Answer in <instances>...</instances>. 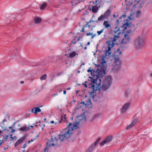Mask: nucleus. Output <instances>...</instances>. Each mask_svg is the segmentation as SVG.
Instances as JSON below:
<instances>
[{"label":"nucleus","mask_w":152,"mask_h":152,"mask_svg":"<svg viewBox=\"0 0 152 152\" xmlns=\"http://www.w3.org/2000/svg\"><path fill=\"white\" fill-rule=\"evenodd\" d=\"M76 121L74 124L69 123L68 125L69 127L66 128L63 131V134L59 135L58 138L61 141H63L65 138L70 137L72 134V131L78 128V126L80 124H82L86 121V118L85 116H80L78 117L75 120Z\"/></svg>","instance_id":"nucleus-1"},{"label":"nucleus","mask_w":152,"mask_h":152,"mask_svg":"<svg viewBox=\"0 0 152 152\" xmlns=\"http://www.w3.org/2000/svg\"><path fill=\"white\" fill-rule=\"evenodd\" d=\"M121 33V31L120 28L116 27L111 32L110 35L112 37L110 38L106 42V44L107 45V46L105 48V51H104L107 56L111 55V48L114 47V45L117 43L116 41L119 37V35Z\"/></svg>","instance_id":"nucleus-2"},{"label":"nucleus","mask_w":152,"mask_h":152,"mask_svg":"<svg viewBox=\"0 0 152 152\" xmlns=\"http://www.w3.org/2000/svg\"><path fill=\"white\" fill-rule=\"evenodd\" d=\"M97 70H99L98 69L95 72L94 70L91 69V67H90L87 71L88 72H90L91 75L93 76L92 78V82L91 83V86L90 87L89 89V92L91 94L90 95V97L92 98L94 97V95H92V94H93L97 90L98 88V87H95V86L97 85L96 81L98 78L99 80L100 81L101 80L99 78L102 77V75L100 73V72L99 73L97 72Z\"/></svg>","instance_id":"nucleus-3"},{"label":"nucleus","mask_w":152,"mask_h":152,"mask_svg":"<svg viewBox=\"0 0 152 152\" xmlns=\"http://www.w3.org/2000/svg\"><path fill=\"white\" fill-rule=\"evenodd\" d=\"M112 77L110 76H108L106 77L103 80L102 86H101L99 88V86L100 83L97 84L95 87H98V89L95 92H98L99 94L98 96L99 98H101L103 96V94L107 91L111 87L112 84Z\"/></svg>","instance_id":"nucleus-4"},{"label":"nucleus","mask_w":152,"mask_h":152,"mask_svg":"<svg viewBox=\"0 0 152 152\" xmlns=\"http://www.w3.org/2000/svg\"><path fill=\"white\" fill-rule=\"evenodd\" d=\"M122 51L120 50V48L117 49L115 51L114 53V60L113 63V68H112L111 72L114 73H117L118 72L120 68L121 62L119 60V56L121 54Z\"/></svg>","instance_id":"nucleus-5"},{"label":"nucleus","mask_w":152,"mask_h":152,"mask_svg":"<svg viewBox=\"0 0 152 152\" xmlns=\"http://www.w3.org/2000/svg\"><path fill=\"white\" fill-rule=\"evenodd\" d=\"M145 43L144 38L140 36L135 38L133 42V45L137 50H140L143 47Z\"/></svg>","instance_id":"nucleus-6"},{"label":"nucleus","mask_w":152,"mask_h":152,"mask_svg":"<svg viewBox=\"0 0 152 152\" xmlns=\"http://www.w3.org/2000/svg\"><path fill=\"white\" fill-rule=\"evenodd\" d=\"M131 40V38L130 36L126 34L124 35V38L121 41V47L123 48H126L127 47L128 43Z\"/></svg>","instance_id":"nucleus-7"},{"label":"nucleus","mask_w":152,"mask_h":152,"mask_svg":"<svg viewBox=\"0 0 152 152\" xmlns=\"http://www.w3.org/2000/svg\"><path fill=\"white\" fill-rule=\"evenodd\" d=\"M97 2V1H95V3L93 1L90 2L88 7L90 10H91L93 12L96 13L98 10V6L96 4Z\"/></svg>","instance_id":"nucleus-8"},{"label":"nucleus","mask_w":152,"mask_h":152,"mask_svg":"<svg viewBox=\"0 0 152 152\" xmlns=\"http://www.w3.org/2000/svg\"><path fill=\"white\" fill-rule=\"evenodd\" d=\"M9 137V133H6L3 129L2 133L0 136V146L3 143L4 141H7Z\"/></svg>","instance_id":"nucleus-9"},{"label":"nucleus","mask_w":152,"mask_h":152,"mask_svg":"<svg viewBox=\"0 0 152 152\" xmlns=\"http://www.w3.org/2000/svg\"><path fill=\"white\" fill-rule=\"evenodd\" d=\"M53 136H51V137L50 138V140L48 142H47L46 144L47 146L50 147L51 146H56V145L58 143V140L56 139V137H52Z\"/></svg>","instance_id":"nucleus-10"},{"label":"nucleus","mask_w":152,"mask_h":152,"mask_svg":"<svg viewBox=\"0 0 152 152\" xmlns=\"http://www.w3.org/2000/svg\"><path fill=\"white\" fill-rule=\"evenodd\" d=\"M100 138H99L96 139V141L91 144L87 150L86 152H92L94 147L98 144L100 140Z\"/></svg>","instance_id":"nucleus-11"},{"label":"nucleus","mask_w":152,"mask_h":152,"mask_svg":"<svg viewBox=\"0 0 152 152\" xmlns=\"http://www.w3.org/2000/svg\"><path fill=\"white\" fill-rule=\"evenodd\" d=\"M111 10H107L104 15H102L99 17L98 19H108L110 18L111 16Z\"/></svg>","instance_id":"nucleus-12"},{"label":"nucleus","mask_w":152,"mask_h":152,"mask_svg":"<svg viewBox=\"0 0 152 152\" xmlns=\"http://www.w3.org/2000/svg\"><path fill=\"white\" fill-rule=\"evenodd\" d=\"M96 92H94L93 94H92V95H94V97L93 98L90 97V93H89V91H88V94H89V99H88V100L87 101V102L86 103H85L84 102H80V104H83V105H85V106L86 107H88V106H90L91 105V99H93L94 98V97L95 96H96L95 94V93Z\"/></svg>","instance_id":"nucleus-13"},{"label":"nucleus","mask_w":152,"mask_h":152,"mask_svg":"<svg viewBox=\"0 0 152 152\" xmlns=\"http://www.w3.org/2000/svg\"><path fill=\"white\" fill-rule=\"evenodd\" d=\"M15 123H14V124L12 125V126H9L8 128L9 129H6V127L4 128V127H2V129H3L6 133H9V135H10V134L13 133V132H15V129H14Z\"/></svg>","instance_id":"nucleus-14"},{"label":"nucleus","mask_w":152,"mask_h":152,"mask_svg":"<svg viewBox=\"0 0 152 152\" xmlns=\"http://www.w3.org/2000/svg\"><path fill=\"white\" fill-rule=\"evenodd\" d=\"M130 104V103L128 102L125 103L122 106L121 109V112L122 113H124L126 112L129 107Z\"/></svg>","instance_id":"nucleus-15"},{"label":"nucleus","mask_w":152,"mask_h":152,"mask_svg":"<svg viewBox=\"0 0 152 152\" xmlns=\"http://www.w3.org/2000/svg\"><path fill=\"white\" fill-rule=\"evenodd\" d=\"M98 20L96 21H93V20H90V21L89 22V25H88V23L86 24V27H87L88 26L89 28H90V26H92V27H94L96 26V23H98V21L99 20Z\"/></svg>","instance_id":"nucleus-16"},{"label":"nucleus","mask_w":152,"mask_h":152,"mask_svg":"<svg viewBox=\"0 0 152 152\" xmlns=\"http://www.w3.org/2000/svg\"><path fill=\"white\" fill-rule=\"evenodd\" d=\"M78 54L76 53L75 51H71V52L69 54V57L72 58L75 57L76 55L78 56Z\"/></svg>","instance_id":"nucleus-17"},{"label":"nucleus","mask_w":152,"mask_h":152,"mask_svg":"<svg viewBox=\"0 0 152 152\" xmlns=\"http://www.w3.org/2000/svg\"><path fill=\"white\" fill-rule=\"evenodd\" d=\"M81 1H82V0H72L71 1V3L72 6H75L77 4L79 3Z\"/></svg>","instance_id":"nucleus-18"},{"label":"nucleus","mask_w":152,"mask_h":152,"mask_svg":"<svg viewBox=\"0 0 152 152\" xmlns=\"http://www.w3.org/2000/svg\"><path fill=\"white\" fill-rule=\"evenodd\" d=\"M103 25L104 26L105 28H108L111 27L110 24L107 21H105L103 23Z\"/></svg>","instance_id":"nucleus-19"},{"label":"nucleus","mask_w":152,"mask_h":152,"mask_svg":"<svg viewBox=\"0 0 152 152\" xmlns=\"http://www.w3.org/2000/svg\"><path fill=\"white\" fill-rule=\"evenodd\" d=\"M126 20L127 21V22H126L123 25L124 28L123 30L124 31H125V30L127 29V27H128L129 25V24L128 22V20Z\"/></svg>","instance_id":"nucleus-20"},{"label":"nucleus","mask_w":152,"mask_h":152,"mask_svg":"<svg viewBox=\"0 0 152 152\" xmlns=\"http://www.w3.org/2000/svg\"><path fill=\"white\" fill-rule=\"evenodd\" d=\"M80 38L79 37H77V36L75 37V39H73L72 42V44H75L76 43L77 41H80Z\"/></svg>","instance_id":"nucleus-21"},{"label":"nucleus","mask_w":152,"mask_h":152,"mask_svg":"<svg viewBox=\"0 0 152 152\" xmlns=\"http://www.w3.org/2000/svg\"><path fill=\"white\" fill-rule=\"evenodd\" d=\"M34 109H35V111L34 113L36 114L38 113L39 112H41V109L38 107H34Z\"/></svg>","instance_id":"nucleus-22"},{"label":"nucleus","mask_w":152,"mask_h":152,"mask_svg":"<svg viewBox=\"0 0 152 152\" xmlns=\"http://www.w3.org/2000/svg\"><path fill=\"white\" fill-rule=\"evenodd\" d=\"M112 137L111 136H109L107 137L104 140L106 143L109 142L111 140Z\"/></svg>","instance_id":"nucleus-23"},{"label":"nucleus","mask_w":152,"mask_h":152,"mask_svg":"<svg viewBox=\"0 0 152 152\" xmlns=\"http://www.w3.org/2000/svg\"><path fill=\"white\" fill-rule=\"evenodd\" d=\"M47 5V3H44L43 4H41L40 9V10H42L46 7Z\"/></svg>","instance_id":"nucleus-24"},{"label":"nucleus","mask_w":152,"mask_h":152,"mask_svg":"<svg viewBox=\"0 0 152 152\" xmlns=\"http://www.w3.org/2000/svg\"><path fill=\"white\" fill-rule=\"evenodd\" d=\"M134 124L132 123L130 125L127 126L126 128V129L128 130L131 129L132 127L134 126Z\"/></svg>","instance_id":"nucleus-25"},{"label":"nucleus","mask_w":152,"mask_h":152,"mask_svg":"<svg viewBox=\"0 0 152 152\" xmlns=\"http://www.w3.org/2000/svg\"><path fill=\"white\" fill-rule=\"evenodd\" d=\"M47 77V75L46 74H45L42 75L41 77L40 78V79L41 80H45Z\"/></svg>","instance_id":"nucleus-26"},{"label":"nucleus","mask_w":152,"mask_h":152,"mask_svg":"<svg viewBox=\"0 0 152 152\" xmlns=\"http://www.w3.org/2000/svg\"><path fill=\"white\" fill-rule=\"evenodd\" d=\"M24 140V137H21L18 140L17 142H18L19 144L22 142Z\"/></svg>","instance_id":"nucleus-27"},{"label":"nucleus","mask_w":152,"mask_h":152,"mask_svg":"<svg viewBox=\"0 0 152 152\" xmlns=\"http://www.w3.org/2000/svg\"><path fill=\"white\" fill-rule=\"evenodd\" d=\"M147 6L149 7H152V0L149 1L147 4Z\"/></svg>","instance_id":"nucleus-28"},{"label":"nucleus","mask_w":152,"mask_h":152,"mask_svg":"<svg viewBox=\"0 0 152 152\" xmlns=\"http://www.w3.org/2000/svg\"><path fill=\"white\" fill-rule=\"evenodd\" d=\"M101 65H103L104 64L106 63V62L105 61L104 58H102L101 61Z\"/></svg>","instance_id":"nucleus-29"},{"label":"nucleus","mask_w":152,"mask_h":152,"mask_svg":"<svg viewBox=\"0 0 152 152\" xmlns=\"http://www.w3.org/2000/svg\"><path fill=\"white\" fill-rule=\"evenodd\" d=\"M137 2L136 0H129V4L130 5L132 4V3Z\"/></svg>","instance_id":"nucleus-30"},{"label":"nucleus","mask_w":152,"mask_h":152,"mask_svg":"<svg viewBox=\"0 0 152 152\" xmlns=\"http://www.w3.org/2000/svg\"><path fill=\"white\" fill-rule=\"evenodd\" d=\"M41 21V20H34V22L35 24H37L39 23Z\"/></svg>","instance_id":"nucleus-31"},{"label":"nucleus","mask_w":152,"mask_h":152,"mask_svg":"<svg viewBox=\"0 0 152 152\" xmlns=\"http://www.w3.org/2000/svg\"><path fill=\"white\" fill-rule=\"evenodd\" d=\"M104 31V29H102L101 31H97V32L98 34V35H100Z\"/></svg>","instance_id":"nucleus-32"},{"label":"nucleus","mask_w":152,"mask_h":152,"mask_svg":"<svg viewBox=\"0 0 152 152\" xmlns=\"http://www.w3.org/2000/svg\"><path fill=\"white\" fill-rule=\"evenodd\" d=\"M126 16L125 14H123L120 17L119 19H121L122 18H126Z\"/></svg>","instance_id":"nucleus-33"},{"label":"nucleus","mask_w":152,"mask_h":152,"mask_svg":"<svg viewBox=\"0 0 152 152\" xmlns=\"http://www.w3.org/2000/svg\"><path fill=\"white\" fill-rule=\"evenodd\" d=\"M105 143H106V142L104 140L103 141L101 142L100 143V144L102 146L104 145Z\"/></svg>","instance_id":"nucleus-34"},{"label":"nucleus","mask_w":152,"mask_h":152,"mask_svg":"<svg viewBox=\"0 0 152 152\" xmlns=\"http://www.w3.org/2000/svg\"><path fill=\"white\" fill-rule=\"evenodd\" d=\"M24 127L25 131V132L28 131L30 129V128H29V127Z\"/></svg>","instance_id":"nucleus-35"},{"label":"nucleus","mask_w":152,"mask_h":152,"mask_svg":"<svg viewBox=\"0 0 152 152\" xmlns=\"http://www.w3.org/2000/svg\"><path fill=\"white\" fill-rule=\"evenodd\" d=\"M137 119H134L132 123L135 125L137 123Z\"/></svg>","instance_id":"nucleus-36"},{"label":"nucleus","mask_w":152,"mask_h":152,"mask_svg":"<svg viewBox=\"0 0 152 152\" xmlns=\"http://www.w3.org/2000/svg\"><path fill=\"white\" fill-rule=\"evenodd\" d=\"M131 31L130 29H129L127 31H126V34H129L131 32Z\"/></svg>","instance_id":"nucleus-37"},{"label":"nucleus","mask_w":152,"mask_h":152,"mask_svg":"<svg viewBox=\"0 0 152 152\" xmlns=\"http://www.w3.org/2000/svg\"><path fill=\"white\" fill-rule=\"evenodd\" d=\"M10 147V145H8L7 146V147H4L3 148V150H6L7 149H8V148H9Z\"/></svg>","instance_id":"nucleus-38"},{"label":"nucleus","mask_w":152,"mask_h":152,"mask_svg":"<svg viewBox=\"0 0 152 152\" xmlns=\"http://www.w3.org/2000/svg\"><path fill=\"white\" fill-rule=\"evenodd\" d=\"M93 34V33H91V32H89L88 33H87L86 34V36H88L90 35H91Z\"/></svg>","instance_id":"nucleus-39"},{"label":"nucleus","mask_w":152,"mask_h":152,"mask_svg":"<svg viewBox=\"0 0 152 152\" xmlns=\"http://www.w3.org/2000/svg\"><path fill=\"white\" fill-rule=\"evenodd\" d=\"M118 15L117 13H115L113 15V18H117V17L118 16Z\"/></svg>","instance_id":"nucleus-40"},{"label":"nucleus","mask_w":152,"mask_h":152,"mask_svg":"<svg viewBox=\"0 0 152 152\" xmlns=\"http://www.w3.org/2000/svg\"><path fill=\"white\" fill-rule=\"evenodd\" d=\"M86 81L85 82V83H83L82 85H84V86H85V88H86L87 87V84H86Z\"/></svg>","instance_id":"nucleus-41"},{"label":"nucleus","mask_w":152,"mask_h":152,"mask_svg":"<svg viewBox=\"0 0 152 152\" xmlns=\"http://www.w3.org/2000/svg\"><path fill=\"white\" fill-rule=\"evenodd\" d=\"M39 125L40 126L42 127V130H43V129L44 127L45 126V125L44 124L43 125H41L39 124Z\"/></svg>","instance_id":"nucleus-42"},{"label":"nucleus","mask_w":152,"mask_h":152,"mask_svg":"<svg viewBox=\"0 0 152 152\" xmlns=\"http://www.w3.org/2000/svg\"><path fill=\"white\" fill-rule=\"evenodd\" d=\"M145 31L143 29L142 33V35H145Z\"/></svg>","instance_id":"nucleus-43"},{"label":"nucleus","mask_w":152,"mask_h":152,"mask_svg":"<svg viewBox=\"0 0 152 152\" xmlns=\"http://www.w3.org/2000/svg\"><path fill=\"white\" fill-rule=\"evenodd\" d=\"M20 130L23 132V131H25L24 127H21L20 129Z\"/></svg>","instance_id":"nucleus-44"},{"label":"nucleus","mask_w":152,"mask_h":152,"mask_svg":"<svg viewBox=\"0 0 152 152\" xmlns=\"http://www.w3.org/2000/svg\"><path fill=\"white\" fill-rule=\"evenodd\" d=\"M96 35V34H93L92 35H91L92 36H91V39H93L94 37H95Z\"/></svg>","instance_id":"nucleus-45"},{"label":"nucleus","mask_w":152,"mask_h":152,"mask_svg":"<svg viewBox=\"0 0 152 152\" xmlns=\"http://www.w3.org/2000/svg\"><path fill=\"white\" fill-rule=\"evenodd\" d=\"M19 144L17 142V141L15 142V146H18V145H19Z\"/></svg>","instance_id":"nucleus-46"},{"label":"nucleus","mask_w":152,"mask_h":152,"mask_svg":"<svg viewBox=\"0 0 152 152\" xmlns=\"http://www.w3.org/2000/svg\"><path fill=\"white\" fill-rule=\"evenodd\" d=\"M12 135L10 134V138L11 139V140H13L14 139V138L12 137Z\"/></svg>","instance_id":"nucleus-47"},{"label":"nucleus","mask_w":152,"mask_h":152,"mask_svg":"<svg viewBox=\"0 0 152 152\" xmlns=\"http://www.w3.org/2000/svg\"><path fill=\"white\" fill-rule=\"evenodd\" d=\"M27 146V145L25 143L23 144V148H25Z\"/></svg>","instance_id":"nucleus-48"},{"label":"nucleus","mask_w":152,"mask_h":152,"mask_svg":"<svg viewBox=\"0 0 152 152\" xmlns=\"http://www.w3.org/2000/svg\"><path fill=\"white\" fill-rule=\"evenodd\" d=\"M48 147H49L48 146H47H47L44 149V151H45V152L46 151V150H48Z\"/></svg>","instance_id":"nucleus-49"},{"label":"nucleus","mask_w":152,"mask_h":152,"mask_svg":"<svg viewBox=\"0 0 152 152\" xmlns=\"http://www.w3.org/2000/svg\"><path fill=\"white\" fill-rule=\"evenodd\" d=\"M130 15H131V14H130ZM128 19H132V18L131 17V15L129 16L128 17Z\"/></svg>","instance_id":"nucleus-50"},{"label":"nucleus","mask_w":152,"mask_h":152,"mask_svg":"<svg viewBox=\"0 0 152 152\" xmlns=\"http://www.w3.org/2000/svg\"><path fill=\"white\" fill-rule=\"evenodd\" d=\"M34 108H32V109H31V110H29V111H31V113H33V111H34Z\"/></svg>","instance_id":"nucleus-51"},{"label":"nucleus","mask_w":152,"mask_h":152,"mask_svg":"<svg viewBox=\"0 0 152 152\" xmlns=\"http://www.w3.org/2000/svg\"><path fill=\"white\" fill-rule=\"evenodd\" d=\"M61 122V120H60L58 122H56L55 123V124H57V123L59 124Z\"/></svg>","instance_id":"nucleus-52"},{"label":"nucleus","mask_w":152,"mask_h":152,"mask_svg":"<svg viewBox=\"0 0 152 152\" xmlns=\"http://www.w3.org/2000/svg\"><path fill=\"white\" fill-rule=\"evenodd\" d=\"M63 92L64 94L65 95L66 94V92L65 90L63 91Z\"/></svg>","instance_id":"nucleus-53"},{"label":"nucleus","mask_w":152,"mask_h":152,"mask_svg":"<svg viewBox=\"0 0 152 152\" xmlns=\"http://www.w3.org/2000/svg\"><path fill=\"white\" fill-rule=\"evenodd\" d=\"M54 121H52L50 122V123L53 124L54 123Z\"/></svg>","instance_id":"nucleus-54"},{"label":"nucleus","mask_w":152,"mask_h":152,"mask_svg":"<svg viewBox=\"0 0 152 152\" xmlns=\"http://www.w3.org/2000/svg\"><path fill=\"white\" fill-rule=\"evenodd\" d=\"M24 83V81H21L20 82V83L21 84H22Z\"/></svg>","instance_id":"nucleus-55"},{"label":"nucleus","mask_w":152,"mask_h":152,"mask_svg":"<svg viewBox=\"0 0 152 152\" xmlns=\"http://www.w3.org/2000/svg\"><path fill=\"white\" fill-rule=\"evenodd\" d=\"M141 0H136L137 1V3H138Z\"/></svg>","instance_id":"nucleus-56"},{"label":"nucleus","mask_w":152,"mask_h":152,"mask_svg":"<svg viewBox=\"0 0 152 152\" xmlns=\"http://www.w3.org/2000/svg\"><path fill=\"white\" fill-rule=\"evenodd\" d=\"M35 19H41L40 18L38 17H37Z\"/></svg>","instance_id":"nucleus-57"},{"label":"nucleus","mask_w":152,"mask_h":152,"mask_svg":"<svg viewBox=\"0 0 152 152\" xmlns=\"http://www.w3.org/2000/svg\"><path fill=\"white\" fill-rule=\"evenodd\" d=\"M81 31H82V32H85V31L84 30L83 28L82 30H81Z\"/></svg>","instance_id":"nucleus-58"},{"label":"nucleus","mask_w":152,"mask_h":152,"mask_svg":"<svg viewBox=\"0 0 152 152\" xmlns=\"http://www.w3.org/2000/svg\"><path fill=\"white\" fill-rule=\"evenodd\" d=\"M90 44V42H87V45H89Z\"/></svg>","instance_id":"nucleus-59"},{"label":"nucleus","mask_w":152,"mask_h":152,"mask_svg":"<svg viewBox=\"0 0 152 152\" xmlns=\"http://www.w3.org/2000/svg\"><path fill=\"white\" fill-rule=\"evenodd\" d=\"M71 89V88L70 87H69V88H68L67 89V90H70Z\"/></svg>","instance_id":"nucleus-60"},{"label":"nucleus","mask_w":152,"mask_h":152,"mask_svg":"<svg viewBox=\"0 0 152 152\" xmlns=\"http://www.w3.org/2000/svg\"><path fill=\"white\" fill-rule=\"evenodd\" d=\"M87 47L86 46L84 48V49L85 50H86L87 49Z\"/></svg>","instance_id":"nucleus-61"},{"label":"nucleus","mask_w":152,"mask_h":152,"mask_svg":"<svg viewBox=\"0 0 152 152\" xmlns=\"http://www.w3.org/2000/svg\"><path fill=\"white\" fill-rule=\"evenodd\" d=\"M5 119H4V120H3V121H2L3 123L4 122H5Z\"/></svg>","instance_id":"nucleus-62"},{"label":"nucleus","mask_w":152,"mask_h":152,"mask_svg":"<svg viewBox=\"0 0 152 152\" xmlns=\"http://www.w3.org/2000/svg\"><path fill=\"white\" fill-rule=\"evenodd\" d=\"M34 140H33L32 139V140H31L30 141H31V142L33 141Z\"/></svg>","instance_id":"nucleus-63"},{"label":"nucleus","mask_w":152,"mask_h":152,"mask_svg":"<svg viewBox=\"0 0 152 152\" xmlns=\"http://www.w3.org/2000/svg\"><path fill=\"white\" fill-rule=\"evenodd\" d=\"M151 64L152 65V59H151Z\"/></svg>","instance_id":"nucleus-64"}]
</instances>
